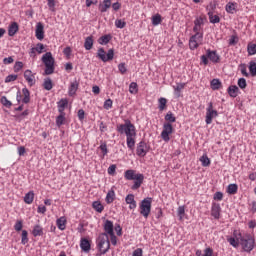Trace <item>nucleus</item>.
Here are the masks:
<instances>
[{
	"label": "nucleus",
	"instance_id": "obj_1",
	"mask_svg": "<svg viewBox=\"0 0 256 256\" xmlns=\"http://www.w3.org/2000/svg\"><path fill=\"white\" fill-rule=\"evenodd\" d=\"M116 131H118L120 135L126 134L128 149H135V137L137 136V132H135V125L131 123V120H125L124 124H118Z\"/></svg>",
	"mask_w": 256,
	"mask_h": 256
},
{
	"label": "nucleus",
	"instance_id": "obj_2",
	"mask_svg": "<svg viewBox=\"0 0 256 256\" xmlns=\"http://www.w3.org/2000/svg\"><path fill=\"white\" fill-rule=\"evenodd\" d=\"M124 177L127 181H134L131 189L133 191H137L141 185H143V181L145 180V176L141 173H135V170H126L124 173Z\"/></svg>",
	"mask_w": 256,
	"mask_h": 256
},
{
	"label": "nucleus",
	"instance_id": "obj_3",
	"mask_svg": "<svg viewBox=\"0 0 256 256\" xmlns=\"http://www.w3.org/2000/svg\"><path fill=\"white\" fill-rule=\"evenodd\" d=\"M237 241H240V245L245 253H251L255 249V238L251 234L238 233Z\"/></svg>",
	"mask_w": 256,
	"mask_h": 256
},
{
	"label": "nucleus",
	"instance_id": "obj_4",
	"mask_svg": "<svg viewBox=\"0 0 256 256\" xmlns=\"http://www.w3.org/2000/svg\"><path fill=\"white\" fill-rule=\"evenodd\" d=\"M42 62L45 65L44 75H53L55 73V58L51 52H46L42 56Z\"/></svg>",
	"mask_w": 256,
	"mask_h": 256
},
{
	"label": "nucleus",
	"instance_id": "obj_5",
	"mask_svg": "<svg viewBox=\"0 0 256 256\" xmlns=\"http://www.w3.org/2000/svg\"><path fill=\"white\" fill-rule=\"evenodd\" d=\"M97 243V247L101 254H105L111 249V242L109 241V235H107V233H101L98 236Z\"/></svg>",
	"mask_w": 256,
	"mask_h": 256
},
{
	"label": "nucleus",
	"instance_id": "obj_6",
	"mask_svg": "<svg viewBox=\"0 0 256 256\" xmlns=\"http://www.w3.org/2000/svg\"><path fill=\"white\" fill-rule=\"evenodd\" d=\"M96 57L103 61V63H107V61H113V57H115V50L109 49L105 55V49L99 48Z\"/></svg>",
	"mask_w": 256,
	"mask_h": 256
},
{
	"label": "nucleus",
	"instance_id": "obj_7",
	"mask_svg": "<svg viewBox=\"0 0 256 256\" xmlns=\"http://www.w3.org/2000/svg\"><path fill=\"white\" fill-rule=\"evenodd\" d=\"M151 201L152 198H145L140 203V215H143L147 219L151 213Z\"/></svg>",
	"mask_w": 256,
	"mask_h": 256
},
{
	"label": "nucleus",
	"instance_id": "obj_8",
	"mask_svg": "<svg viewBox=\"0 0 256 256\" xmlns=\"http://www.w3.org/2000/svg\"><path fill=\"white\" fill-rule=\"evenodd\" d=\"M203 44V33H195L192 35L189 40V47L191 51H195L200 45Z\"/></svg>",
	"mask_w": 256,
	"mask_h": 256
},
{
	"label": "nucleus",
	"instance_id": "obj_9",
	"mask_svg": "<svg viewBox=\"0 0 256 256\" xmlns=\"http://www.w3.org/2000/svg\"><path fill=\"white\" fill-rule=\"evenodd\" d=\"M219 116V112H217V110L213 109V102H210L208 104V107L206 108V125H211L213 123V119H215V117Z\"/></svg>",
	"mask_w": 256,
	"mask_h": 256
},
{
	"label": "nucleus",
	"instance_id": "obj_10",
	"mask_svg": "<svg viewBox=\"0 0 256 256\" xmlns=\"http://www.w3.org/2000/svg\"><path fill=\"white\" fill-rule=\"evenodd\" d=\"M173 133V125L171 123H164L161 137L165 143H169L171 138L169 137Z\"/></svg>",
	"mask_w": 256,
	"mask_h": 256
},
{
	"label": "nucleus",
	"instance_id": "obj_11",
	"mask_svg": "<svg viewBox=\"0 0 256 256\" xmlns=\"http://www.w3.org/2000/svg\"><path fill=\"white\" fill-rule=\"evenodd\" d=\"M148 151H149V148L147 147V143H145V141L139 142L136 149V154L138 155V157H145Z\"/></svg>",
	"mask_w": 256,
	"mask_h": 256
},
{
	"label": "nucleus",
	"instance_id": "obj_12",
	"mask_svg": "<svg viewBox=\"0 0 256 256\" xmlns=\"http://www.w3.org/2000/svg\"><path fill=\"white\" fill-rule=\"evenodd\" d=\"M45 26H43V23L38 22L36 25V38L38 39V41H43V39H45Z\"/></svg>",
	"mask_w": 256,
	"mask_h": 256
},
{
	"label": "nucleus",
	"instance_id": "obj_13",
	"mask_svg": "<svg viewBox=\"0 0 256 256\" xmlns=\"http://www.w3.org/2000/svg\"><path fill=\"white\" fill-rule=\"evenodd\" d=\"M206 55L208 57V59L210 61H212V63H219L221 57L219 56V54H217V51L215 50H211V49H208L206 51Z\"/></svg>",
	"mask_w": 256,
	"mask_h": 256
},
{
	"label": "nucleus",
	"instance_id": "obj_14",
	"mask_svg": "<svg viewBox=\"0 0 256 256\" xmlns=\"http://www.w3.org/2000/svg\"><path fill=\"white\" fill-rule=\"evenodd\" d=\"M114 225H113V221L111 220H105L104 225H103V229H104V233H106V235H113L114 232Z\"/></svg>",
	"mask_w": 256,
	"mask_h": 256
},
{
	"label": "nucleus",
	"instance_id": "obj_15",
	"mask_svg": "<svg viewBox=\"0 0 256 256\" xmlns=\"http://www.w3.org/2000/svg\"><path fill=\"white\" fill-rule=\"evenodd\" d=\"M24 78L26 79L30 87H33V85H35V74H33L31 70H26L24 72Z\"/></svg>",
	"mask_w": 256,
	"mask_h": 256
},
{
	"label": "nucleus",
	"instance_id": "obj_16",
	"mask_svg": "<svg viewBox=\"0 0 256 256\" xmlns=\"http://www.w3.org/2000/svg\"><path fill=\"white\" fill-rule=\"evenodd\" d=\"M211 215L214 219L221 217V205L219 203L212 204Z\"/></svg>",
	"mask_w": 256,
	"mask_h": 256
},
{
	"label": "nucleus",
	"instance_id": "obj_17",
	"mask_svg": "<svg viewBox=\"0 0 256 256\" xmlns=\"http://www.w3.org/2000/svg\"><path fill=\"white\" fill-rule=\"evenodd\" d=\"M125 202L129 205V209H137V201H135V195L128 194L125 198Z\"/></svg>",
	"mask_w": 256,
	"mask_h": 256
},
{
	"label": "nucleus",
	"instance_id": "obj_18",
	"mask_svg": "<svg viewBox=\"0 0 256 256\" xmlns=\"http://www.w3.org/2000/svg\"><path fill=\"white\" fill-rule=\"evenodd\" d=\"M80 248L84 253H89V251H91V242H89L87 238H82L80 241Z\"/></svg>",
	"mask_w": 256,
	"mask_h": 256
},
{
	"label": "nucleus",
	"instance_id": "obj_19",
	"mask_svg": "<svg viewBox=\"0 0 256 256\" xmlns=\"http://www.w3.org/2000/svg\"><path fill=\"white\" fill-rule=\"evenodd\" d=\"M100 13H107L108 9H111V0H103L98 6Z\"/></svg>",
	"mask_w": 256,
	"mask_h": 256
},
{
	"label": "nucleus",
	"instance_id": "obj_20",
	"mask_svg": "<svg viewBox=\"0 0 256 256\" xmlns=\"http://www.w3.org/2000/svg\"><path fill=\"white\" fill-rule=\"evenodd\" d=\"M77 89H79V81L74 80L73 82L70 83V87L68 90L69 96L73 97L77 93Z\"/></svg>",
	"mask_w": 256,
	"mask_h": 256
},
{
	"label": "nucleus",
	"instance_id": "obj_21",
	"mask_svg": "<svg viewBox=\"0 0 256 256\" xmlns=\"http://www.w3.org/2000/svg\"><path fill=\"white\" fill-rule=\"evenodd\" d=\"M19 31V24L17 22H12L8 27V35L9 37H14V35Z\"/></svg>",
	"mask_w": 256,
	"mask_h": 256
},
{
	"label": "nucleus",
	"instance_id": "obj_22",
	"mask_svg": "<svg viewBox=\"0 0 256 256\" xmlns=\"http://www.w3.org/2000/svg\"><path fill=\"white\" fill-rule=\"evenodd\" d=\"M233 235L234 237L227 238V241L232 245V247L237 248L240 244V240H237V238H239V236H237V231H234Z\"/></svg>",
	"mask_w": 256,
	"mask_h": 256
},
{
	"label": "nucleus",
	"instance_id": "obj_23",
	"mask_svg": "<svg viewBox=\"0 0 256 256\" xmlns=\"http://www.w3.org/2000/svg\"><path fill=\"white\" fill-rule=\"evenodd\" d=\"M225 10L230 15H233L234 11H237V3L235 2H228L225 6Z\"/></svg>",
	"mask_w": 256,
	"mask_h": 256
},
{
	"label": "nucleus",
	"instance_id": "obj_24",
	"mask_svg": "<svg viewBox=\"0 0 256 256\" xmlns=\"http://www.w3.org/2000/svg\"><path fill=\"white\" fill-rule=\"evenodd\" d=\"M228 94L235 99L239 95V87L236 85H231L228 87Z\"/></svg>",
	"mask_w": 256,
	"mask_h": 256
},
{
	"label": "nucleus",
	"instance_id": "obj_25",
	"mask_svg": "<svg viewBox=\"0 0 256 256\" xmlns=\"http://www.w3.org/2000/svg\"><path fill=\"white\" fill-rule=\"evenodd\" d=\"M111 39H113V36H111V34H106L101 36L98 39V43L99 45H107V43H109V41H111Z\"/></svg>",
	"mask_w": 256,
	"mask_h": 256
},
{
	"label": "nucleus",
	"instance_id": "obj_26",
	"mask_svg": "<svg viewBox=\"0 0 256 256\" xmlns=\"http://www.w3.org/2000/svg\"><path fill=\"white\" fill-rule=\"evenodd\" d=\"M208 17L210 23L215 25L216 23H221V18L218 15H213V11H208Z\"/></svg>",
	"mask_w": 256,
	"mask_h": 256
},
{
	"label": "nucleus",
	"instance_id": "obj_27",
	"mask_svg": "<svg viewBox=\"0 0 256 256\" xmlns=\"http://www.w3.org/2000/svg\"><path fill=\"white\" fill-rule=\"evenodd\" d=\"M69 105V101L67 99H61L58 102V111L59 113H65V108Z\"/></svg>",
	"mask_w": 256,
	"mask_h": 256
},
{
	"label": "nucleus",
	"instance_id": "obj_28",
	"mask_svg": "<svg viewBox=\"0 0 256 256\" xmlns=\"http://www.w3.org/2000/svg\"><path fill=\"white\" fill-rule=\"evenodd\" d=\"M84 48L86 49V51H91V49H93V36L86 37L84 42Z\"/></svg>",
	"mask_w": 256,
	"mask_h": 256
},
{
	"label": "nucleus",
	"instance_id": "obj_29",
	"mask_svg": "<svg viewBox=\"0 0 256 256\" xmlns=\"http://www.w3.org/2000/svg\"><path fill=\"white\" fill-rule=\"evenodd\" d=\"M33 199H35V193H33V191L26 193L24 196V202L27 203V205H31Z\"/></svg>",
	"mask_w": 256,
	"mask_h": 256
},
{
	"label": "nucleus",
	"instance_id": "obj_30",
	"mask_svg": "<svg viewBox=\"0 0 256 256\" xmlns=\"http://www.w3.org/2000/svg\"><path fill=\"white\" fill-rule=\"evenodd\" d=\"M22 93L24 95V98L22 99V102L27 104L31 101V92H29V89L23 88Z\"/></svg>",
	"mask_w": 256,
	"mask_h": 256
},
{
	"label": "nucleus",
	"instance_id": "obj_31",
	"mask_svg": "<svg viewBox=\"0 0 256 256\" xmlns=\"http://www.w3.org/2000/svg\"><path fill=\"white\" fill-rule=\"evenodd\" d=\"M43 88L46 91H51V89H53V81L51 80V78L48 77L44 79Z\"/></svg>",
	"mask_w": 256,
	"mask_h": 256
},
{
	"label": "nucleus",
	"instance_id": "obj_32",
	"mask_svg": "<svg viewBox=\"0 0 256 256\" xmlns=\"http://www.w3.org/2000/svg\"><path fill=\"white\" fill-rule=\"evenodd\" d=\"M158 109L159 111H165L167 109V99L161 97L158 99Z\"/></svg>",
	"mask_w": 256,
	"mask_h": 256
},
{
	"label": "nucleus",
	"instance_id": "obj_33",
	"mask_svg": "<svg viewBox=\"0 0 256 256\" xmlns=\"http://www.w3.org/2000/svg\"><path fill=\"white\" fill-rule=\"evenodd\" d=\"M67 223V220L65 219V217H60L57 221V227L58 229H60V231H65V224Z\"/></svg>",
	"mask_w": 256,
	"mask_h": 256
},
{
	"label": "nucleus",
	"instance_id": "obj_34",
	"mask_svg": "<svg viewBox=\"0 0 256 256\" xmlns=\"http://www.w3.org/2000/svg\"><path fill=\"white\" fill-rule=\"evenodd\" d=\"M210 85H211V89H213V91H217L219 89H221V80L219 79H213L211 82H210Z\"/></svg>",
	"mask_w": 256,
	"mask_h": 256
},
{
	"label": "nucleus",
	"instance_id": "obj_35",
	"mask_svg": "<svg viewBox=\"0 0 256 256\" xmlns=\"http://www.w3.org/2000/svg\"><path fill=\"white\" fill-rule=\"evenodd\" d=\"M92 207L94 210L97 211V213H103V209H105V207H103V204H101L99 201H94L92 203Z\"/></svg>",
	"mask_w": 256,
	"mask_h": 256
},
{
	"label": "nucleus",
	"instance_id": "obj_36",
	"mask_svg": "<svg viewBox=\"0 0 256 256\" xmlns=\"http://www.w3.org/2000/svg\"><path fill=\"white\" fill-rule=\"evenodd\" d=\"M32 234L34 237H41L43 235V228L40 225L34 226Z\"/></svg>",
	"mask_w": 256,
	"mask_h": 256
},
{
	"label": "nucleus",
	"instance_id": "obj_37",
	"mask_svg": "<svg viewBox=\"0 0 256 256\" xmlns=\"http://www.w3.org/2000/svg\"><path fill=\"white\" fill-rule=\"evenodd\" d=\"M165 121H167L168 123H175V121H177V118L175 117V115H173V112L168 111L167 114L165 115Z\"/></svg>",
	"mask_w": 256,
	"mask_h": 256
},
{
	"label": "nucleus",
	"instance_id": "obj_38",
	"mask_svg": "<svg viewBox=\"0 0 256 256\" xmlns=\"http://www.w3.org/2000/svg\"><path fill=\"white\" fill-rule=\"evenodd\" d=\"M200 161L202 163V167H209L211 165V160L207 156V154H204L201 158Z\"/></svg>",
	"mask_w": 256,
	"mask_h": 256
},
{
	"label": "nucleus",
	"instance_id": "obj_39",
	"mask_svg": "<svg viewBox=\"0 0 256 256\" xmlns=\"http://www.w3.org/2000/svg\"><path fill=\"white\" fill-rule=\"evenodd\" d=\"M185 89L184 83H179L176 86H174L175 95L177 97H181V90Z\"/></svg>",
	"mask_w": 256,
	"mask_h": 256
},
{
	"label": "nucleus",
	"instance_id": "obj_40",
	"mask_svg": "<svg viewBox=\"0 0 256 256\" xmlns=\"http://www.w3.org/2000/svg\"><path fill=\"white\" fill-rule=\"evenodd\" d=\"M65 124V113H60L59 116L56 117V125L57 127H61V125Z\"/></svg>",
	"mask_w": 256,
	"mask_h": 256
},
{
	"label": "nucleus",
	"instance_id": "obj_41",
	"mask_svg": "<svg viewBox=\"0 0 256 256\" xmlns=\"http://www.w3.org/2000/svg\"><path fill=\"white\" fill-rule=\"evenodd\" d=\"M161 21H162V18L160 14H156L152 16V25L154 27H157V25H161Z\"/></svg>",
	"mask_w": 256,
	"mask_h": 256
},
{
	"label": "nucleus",
	"instance_id": "obj_42",
	"mask_svg": "<svg viewBox=\"0 0 256 256\" xmlns=\"http://www.w3.org/2000/svg\"><path fill=\"white\" fill-rule=\"evenodd\" d=\"M238 189L239 187L237 186V184H230L228 185L227 193H229V195H235Z\"/></svg>",
	"mask_w": 256,
	"mask_h": 256
},
{
	"label": "nucleus",
	"instance_id": "obj_43",
	"mask_svg": "<svg viewBox=\"0 0 256 256\" xmlns=\"http://www.w3.org/2000/svg\"><path fill=\"white\" fill-rule=\"evenodd\" d=\"M129 92H130L132 95H136V93L139 92L138 85H137L136 82L130 83V85H129Z\"/></svg>",
	"mask_w": 256,
	"mask_h": 256
},
{
	"label": "nucleus",
	"instance_id": "obj_44",
	"mask_svg": "<svg viewBox=\"0 0 256 256\" xmlns=\"http://www.w3.org/2000/svg\"><path fill=\"white\" fill-rule=\"evenodd\" d=\"M115 191L110 190L107 195H106V203H113V201L115 200Z\"/></svg>",
	"mask_w": 256,
	"mask_h": 256
},
{
	"label": "nucleus",
	"instance_id": "obj_45",
	"mask_svg": "<svg viewBox=\"0 0 256 256\" xmlns=\"http://www.w3.org/2000/svg\"><path fill=\"white\" fill-rule=\"evenodd\" d=\"M249 71L252 77H256V62L250 61L249 63Z\"/></svg>",
	"mask_w": 256,
	"mask_h": 256
},
{
	"label": "nucleus",
	"instance_id": "obj_46",
	"mask_svg": "<svg viewBox=\"0 0 256 256\" xmlns=\"http://www.w3.org/2000/svg\"><path fill=\"white\" fill-rule=\"evenodd\" d=\"M28 235H29V233L27 232V230L22 231V237H21L22 245H27V243H29Z\"/></svg>",
	"mask_w": 256,
	"mask_h": 256
},
{
	"label": "nucleus",
	"instance_id": "obj_47",
	"mask_svg": "<svg viewBox=\"0 0 256 256\" xmlns=\"http://www.w3.org/2000/svg\"><path fill=\"white\" fill-rule=\"evenodd\" d=\"M177 215L180 221H183V217H185V206H179L177 209Z\"/></svg>",
	"mask_w": 256,
	"mask_h": 256
},
{
	"label": "nucleus",
	"instance_id": "obj_48",
	"mask_svg": "<svg viewBox=\"0 0 256 256\" xmlns=\"http://www.w3.org/2000/svg\"><path fill=\"white\" fill-rule=\"evenodd\" d=\"M126 25H127V22L121 19H117L115 21V26L117 27V29H125Z\"/></svg>",
	"mask_w": 256,
	"mask_h": 256
},
{
	"label": "nucleus",
	"instance_id": "obj_49",
	"mask_svg": "<svg viewBox=\"0 0 256 256\" xmlns=\"http://www.w3.org/2000/svg\"><path fill=\"white\" fill-rule=\"evenodd\" d=\"M1 103L4 105V107H7L8 109L13 105L9 99H7V96H2L1 97Z\"/></svg>",
	"mask_w": 256,
	"mask_h": 256
},
{
	"label": "nucleus",
	"instance_id": "obj_50",
	"mask_svg": "<svg viewBox=\"0 0 256 256\" xmlns=\"http://www.w3.org/2000/svg\"><path fill=\"white\" fill-rule=\"evenodd\" d=\"M238 87H240V89H246L247 88V80H245V78H239L238 79Z\"/></svg>",
	"mask_w": 256,
	"mask_h": 256
},
{
	"label": "nucleus",
	"instance_id": "obj_51",
	"mask_svg": "<svg viewBox=\"0 0 256 256\" xmlns=\"http://www.w3.org/2000/svg\"><path fill=\"white\" fill-rule=\"evenodd\" d=\"M17 74H10L5 78V83H12V81H17Z\"/></svg>",
	"mask_w": 256,
	"mask_h": 256
},
{
	"label": "nucleus",
	"instance_id": "obj_52",
	"mask_svg": "<svg viewBox=\"0 0 256 256\" xmlns=\"http://www.w3.org/2000/svg\"><path fill=\"white\" fill-rule=\"evenodd\" d=\"M23 69V62L17 61L14 65V73H19Z\"/></svg>",
	"mask_w": 256,
	"mask_h": 256
},
{
	"label": "nucleus",
	"instance_id": "obj_53",
	"mask_svg": "<svg viewBox=\"0 0 256 256\" xmlns=\"http://www.w3.org/2000/svg\"><path fill=\"white\" fill-rule=\"evenodd\" d=\"M247 51H248V55H255L256 54V44L248 45Z\"/></svg>",
	"mask_w": 256,
	"mask_h": 256
},
{
	"label": "nucleus",
	"instance_id": "obj_54",
	"mask_svg": "<svg viewBox=\"0 0 256 256\" xmlns=\"http://www.w3.org/2000/svg\"><path fill=\"white\" fill-rule=\"evenodd\" d=\"M113 107V100L111 99H107L104 102V109H106L107 111H109V109H111Z\"/></svg>",
	"mask_w": 256,
	"mask_h": 256
},
{
	"label": "nucleus",
	"instance_id": "obj_55",
	"mask_svg": "<svg viewBox=\"0 0 256 256\" xmlns=\"http://www.w3.org/2000/svg\"><path fill=\"white\" fill-rule=\"evenodd\" d=\"M114 230L116 231V235H118V237H121L123 235V233H122L123 228H121L120 224H116L114 226Z\"/></svg>",
	"mask_w": 256,
	"mask_h": 256
},
{
	"label": "nucleus",
	"instance_id": "obj_56",
	"mask_svg": "<svg viewBox=\"0 0 256 256\" xmlns=\"http://www.w3.org/2000/svg\"><path fill=\"white\" fill-rule=\"evenodd\" d=\"M15 231H21L23 229V221L17 220L16 224L14 225Z\"/></svg>",
	"mask_w": 256,
	"mask_h": 256
},
{
	"label": "nucleus",
	"instance_id": "obj_57",
	"mask_svg": "<svg viewBox=\"0 0 256 256\" xmlns=\"http://www.w3.org/2000/svg\"><path fill=\"white\" fill-rule=\"evenodd\" d=\"M118 69L122 75H125V73H127V67L125 66V63H120L118 65Z\"/></svg>",
	"mask_w": 256,
	"mask_h": 256
},
{
	"label": "nucleus",
	"instance_id": "obj_58",
	"mask_svg": "<svg viewBox=\"0 0 256 256\" xmlns=\"http://www.w3.org/2000/svg\"><path fill=\"white\" fill-rule=\"evenodd\" d=\"M117 169V165L112 164L108 168V175H115V171Z\"/></svg>",
	"mask_w": 256,
	"mask_h": 256
},
{
	"label": "nucleus",
	"instance_id": "obj_59",
	"mask_svg": "<svg viewBox=\"0 0 256 256\" xmlns=\"http://www.w3.org/2000/svg\"><path fill=\"white\" fill-rule=\"evenodd\" d=\"M214 201H223V193L216 192L213 197Z\"/></svg>",
	"mask_w": 256,
	"mask_h": 256
},
{
	"label": "nucleus",
	"instance_id": "obj_60",
	"mask_svg": "<svg viewBox=\"0 0 256 256\" xmlns=\"http://www.w3.org/2000/svg\"><path fill=\"white\" fill-rule=\"evenodd\" d=\"M37 53H43V50L45 49V45H43L42 43H38L35 47Z\"/></svg>",
	"mask_w": 256,
	"mask_h": 256
},
{
	"label": "nucleus",
	"instance_id": "obj_61",
	"mask_svg": "<svg viewBox=\"0 0 256 256\" xmlns=\"http://www.w3.org/2000/svg\"><path fill=\"white\" fill-rule=\"evenodd\" d=\"M48 7L50 11L55 12V0H48Z\"/></svg>",
	"mask_w": 256,
	"mask_h": 256
},
{
	"label": "nucleus",
	"instance_id": "obj_62",
	"mask_svg": "<svg viewBox=\"0 0 256 256\" xmlns=\"http://www.w3.org/2000/svg\"><path fill=\"white\" fill-rule=\"evenodd\" d=\"M132 256H143V249L137 248L136 250L133 251Z\"/></svg>",
	"mask_w": 256,
	"mask_h": 256
},
{
	"label": "nucleus",
	"instance_id": "obj_63",
	"mask_svg": "<svg viewBox=\"0 0 256 256\" xmlns=\"http://www.w3.org/2000/svg\"><path fill=\"white\" fill-rule=\"evenodd\" d=\"M194 25L201 27V25H203V17L196 18L194 21Z\"/></svg>",
	"mask_w": 256,
	"mask_h": 256
},
{
	"label": "nucleus",
	"instance_id": "obj_64",
	"mask_svg": "<svg viewBox=\"0 0 256 256\" xmlns=\"http://www.w3.org/2000/svg\"><path fill=\"white\" fill-rule=\"evenodd\" d=\"M202 256H213V250L211 248H206L204 250V255Z\"/></svg>",
	"mask_w": 256,
	"mask_h": 256
}]
</instances>
